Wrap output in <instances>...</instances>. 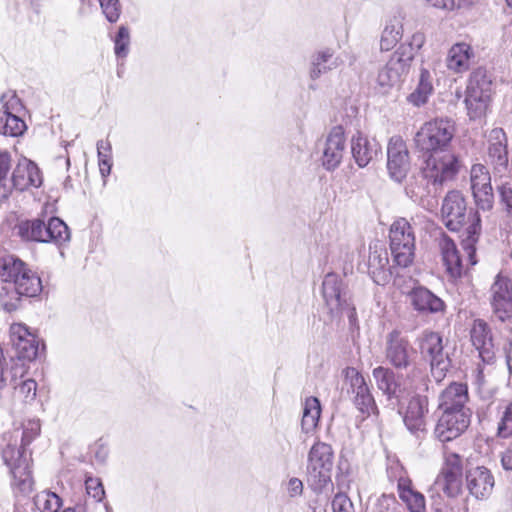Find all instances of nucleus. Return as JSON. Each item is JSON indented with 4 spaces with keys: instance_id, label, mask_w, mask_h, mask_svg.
<instances>
[{
    "instance_id": "nucleus-1",
    "label": "nucleus",
    "mask_w": 512,
    "mask_h": 512,
    "mask_svg": "<svg viewBox=\"0 0 512 512\" xmlns=\"http://www.w3.org/2000/svg\"><path fill=\"white\" fill-rule=\"evenodd\" d=\"M441 213L445 226L451 231H459L467 223L470 216H472L471 222L466 228V237L463 239L462 244L470 264L475 265L477 263L475 244L481 231L479 216L476 213L467 215L465 199L458 191H451L446 195L443 200Z\"/></svg>"
},
{
    "instance_id": "nucleus-2",
    "label": "nucleus",
    "mask_w": 512,
    "mask_h": 512,
    "mask_svg": "<svg viewBox=\"0 0 512 512\" xmlns=\"http://www.w3.org/2000/svg\"><path fill=\"white\" fill-rule=\"evenodd\" d=\"M0 448L2 459L13 477V485L22 493L31 492L33 488L30 469L31 454L24 444L19 443V431L4 433Z\"/></svg>"
},
{
    "instance_id": "nucleus-3",
    "label": "nucleus",
    "mask_w": 512,
    "mask_h": 512,
    "mask_svg": "<svg viewBox=\"0 0 512 512\" xmlns=\"http://www.w3.org/2000/svg\"><path fill=\"white\" fill-rule=\"evenodd\" d=\"M455 135V125L448 118H436L425 122L414 136L415 147L425 154L444 151Z\"/></svg>"
},
{
    "instance_id": "nucleus-4",
    "label": "nucleus",
    "mask_w": 512,
    "mask_h": 512,
    "mask_svg": "<svg viewBox=\"0 0 512 512\" xmlns=\"http://www.w3.org/2000/svg\"><path fill=\"white\" fill-rule=\"evenodd\" d=\"M334 453L332 447L324 442H316L308 453L307 483L315 493H321L332 486L331 473Z\"/></svg>"
},
{
    "instance_id": "nucleus-5",
    "label": "nucleus",
    "mask_w": 512,
    "mask_h": 512,
    "mask_svg": "<svg viewBox=\"0 0 512 512\" xmlns=\"http://www.w3.org/2000/svg\"><path fill=\"white\" fill-rule=\"evenodd\" d=\"M415 231L403 217L395 219L389 229V246L395 266L406 268L415 256Z\"/></svg>"
},
{
    "instance_id": "nucleus-6",
    "label": "nucleus",
    "mask_w": 512,
    "mask_h": 512,
    "mask_svg": "<svg viewBox=\"0 0 512 512\" xmlns=\"http://www.w3.org/2000/svg\"><path fill=\"white\" fill-rule=\"evenodd\" d=\"M492 96V80L483 68L474 70L469 78L465 104L470 119L484 116L488 110Z\"/></svg>"
},
{
    "instance_id": "nucleus-7",
    "label": "nucleus",
    "mask_w": 512,
    "mask_h": 512,
    "mask_svg": "<svg viewBox=\"0 0 512 512\" xmlns=\"http://www.w3.org/2000/svg\"><path fill=\"white\" fill-rule=\"evenodd\" d=\"M462 162L455 154H444L437 156L435 154H428L421 166V177L427 180L434 186H442L445 183L452 181L456 178Z\"/></svg>"
},
{
    "instance_id": "nucleus-8",
    "label": "nucleus",
    "mask_w": 512,
    "mask_h": 512,
    "mask_svg": "<svg viewBox=\"0 0 512 512\" xmlns=\"http://www.w3.org/2000/svg\"><path fill=\"white\" fill-rule=\"evenodd\" d=\"M322 294L331 318L346 313L350 320L355 316V308L351 304L342 279L335 273H328L322 283Z\"/></svg>"
},
{
    "instance_id": "nucleus-9",
    "label": "nucleus",
    "mask_w": 512,
    "mask_h": 512,
    "mask_svg": "<svg viewBox=\"0 0 512 512\" xmlns=\"http://www.w3.org/2000/svg\"><path fill=\"white\" fill-rule=\"evenodd\" d=\"M419 349L423 358L429 361L435 380L441 381L450 367V359L444 352L441 335L425 330L419 337Z\"/></svg>"
},
{
    "instance_id": "nucleus-10",
    "label": "nucleus",
    "mask_w": 512,
    "mask_h": 512,
    "mask_svg": "<svg viewBox=\"0 0 512 512\" xmlns=\"http://www.w3.org/2000/svg\"><path fill=\"white\" fill-rule=\"evenodd\" d=\"M487 163L495 179L505 178L508 172V139L502 128L492 129L487 137Z\"/></svg>"
},
{
    "instance_id": "nucleus-11",
    "label": "nucleus",
    "mask_w": 512,
    "mask_h": 512,
    "mask_svg": "<svg viewBox=\"0 0 512 512\" xmlns=\"http://www.w3.org/2000/svg\"><path fill=\"white\" fill-rule=\"evenodd\" d=\"M405 49L402 45L379 70L376 81L384 90L398 85L408 74L413 54L405 52Z\"/></svg>"
},
{
    "instance_id": "nucleus-12",
    "label": "nucleus",
    "mask_w": 512,
    "mask_h": 512,
    "mask_svg": "<svg viewBox=\"0 0 512 512\" xmlns=\"http://www.w3.org/2000/svg\"><path fill=\"white\" fill-rule=\"evenodd\" d=\"M402 414L407 430L416 438H423L427 434L429 415V400L426 395L416 394L410 398Z\"/></svg>"
},
{
    "instance_id": "nucleus-13",
    "label": "nucleus",
    "mask_w": 512,
    "mask_h": 512,
    "mask_svg": "<svg viewBox=\"0 0 512 512\" xmlns=\"http://www.w3.org/2000/svg\"><path fill=\"white\" fill-rule=\"evenodd\" d=\"M415 350L400 331L393 330L385 338V358L395 369L406 370L411 365Z\"/></svg>"
},
{
    "instance_id": "nucleus-14",
    "label": "nucleus",
    "mask_w": 512,
    "mask_h": 512,
    "mask_svg": "<svg viewBox=\"0 0 512 512\" xmlns=\"http://www.w3.org/2000/svg\"><path fill=\"white\" fill-rule=\"evenodd\" d=\"M490 305L500 321L512 319V279L497 274L490 287Z\"/></svg>"
},
{
    "instance_id": "nucleus-15",
    "label": "nucleus",
    "mask_w": 512,
    "mask_h": 512,
    "mask_svg": "<svg viewBox=\"0 0 512 512\" xmlns=\"http://www.w3.org/2000/svg\"><path fill=\"white\" fill-rule=\"evenodd\" d=\"M472 412L442 411L434 436L440 442H449L461 436L469 427Z\"/></svg>"
},
{
    "instance_id": "nucleus-16",
    "label": "nucleus",
    "mask_w": 512,
    "mask_h": 512,
    "mask_svg": "<svg viewBox=\"0 0 512 512\" xmlns=\"http://www.w3.org/2000/svg\"><path fill=\"white\" fill-rule=\"evenodd\" d=\"M472 193L478 209L489 211L494 204L491 176L483 164H474L470 170Z\"/></svg>"
},
{
    "instance_id": "nucleus-17",
    "label": "nucleus",
    "mask_w": 512,
    "mask_h": 512,
    "mask_svg": "<svg viewBox=\"0 0 512 512\" xmlns=\"http://www.w3.org/2000/svg\"><path fill=\"white\" fill-rule=\"evenodd\" d=\"M387 169L392 180L398 183H401L409 172V153L400 136H393L388 142Z\"/></svg>"
},
{
    "instance_id": "nucleus-18",
    "label": "nucleus",
    "mask_w": 512,
    "mask_h": 512,
    "mask_svg": "<svg viewBox=\"0 0 512 512\" xmlns=\"http://www.w3.org/2000/svg\"><path fill=\"white\" fill-rule=\"evenodd\" d=\"M346 139L341 127H335L326 138L321 157L322 166L327 171L335 170L342 162Z\"/></svg>"
},
{
    "instance_id": "nucleus-19",
    "label": "nucleus",
    "mask_w": 512,
    "mask_h": 512,
    "mask_svg": "<svg viewBox=\"0 0 512 512\" xmlns=\"http://www.w3.org/2000/svg\"><path fill=\"white\" fill-rule=\"evenodd\" d=\"M494 485V476L484 466L471 468L466 473L467 489L477 500L487 499L492 494Z\"/></svg>"
},
{
    "instance_id": "nucleus-20",
    "label": "nucleus",
    "mask_w": 512,
    "mask_h": 512,
    "mask_svg": "<svg viewBox=\"0 0 512 512\" xmlns=\"http://www.w3.org/2000/svg\"><path fill=\"white\" fill-rule=\"evenodd\" d=\"M43 178L38 166L23 158L20 160L11 174L12 190L25 191L30 187L38 188L42 185Z\"/></svg>"
},
{
    "instance_id": "nucleus-21",
    "label": "nucleus",
    "mask_w": 512,
    "mask_h": 512,
    "mask_svg": "<svg viewBox=\"0 0 512 512\" xmlns=\"http://www.w3.org/2000/svg\"><path fill=\"white\" fill-rule=\"evenodd\" d=\"M438 246L445 266L446 275L451 282H456L463 275V266L459 250L455 242L443 234L438 239Z\"/></svg>"
},
{
    "instance_id": "nucleus-22",
    "label": "nucleus",
    "mask_w": 512,
    "mask_h": 512,
    "mask_svg": "<svg viewBox=\"0 0 512 512\" xmlns=\"http://www.w3.org/2000/svg\"><path fill=\"white\" fill-rule=\"evenodd\" d=\"M468 399L467 385L453 382L440 393L438 408L441 411L471 412L466 406Z\"/></svg>"
},
{
    "instance_id": "nucleus-23",
    "label": "nucleus",
    "mask_w": 512,
    "mask_h": 512,
    "mask_svg": "<svg viewBox=\"0 0 512 512\" xmlns=\"http://www.w3.org/2000/svg\"><path fill=\"white\" fill-rule=\"evenodd\" d=\"M412 307L421 314L443 313L444 301L424 286L414 287L408 294Z\"/></svg>"
},
{
    "instance_id": "nucleus-24",
    "label": "nucleus",
    "mask_w": 512,
    "mask_h": 512,
    "mask_svg": "<svg viewBox=\"0 0 512 512\" xmlns=\"http://www.w3.org/2000/svg\"><path fill=\"white\" fill-rule=\"evenodd\" d=\"M10 334L19 358L31 361L37 357L38 342L27 326L20 323L13 324Z\"/></svg>"
},
{
    "instance_id": "nucleus-25",
    "label": "nucleus",
    "mask_w": 512,
    "mask_h": 512,
    "mask_svg": "<svg viewBox=\"0 0 512 512\" xmlns=\"http://www.w3.org/2000/svg\"><path fill=\"white\" fill-rule=\"evenodd\" d=\"M381 146L375 138L357 132L351 139V152L359 167H366L380 152Z\"/></svg>"
},
{
    "instance_id": "nucleus-26",
    "label": "nucleus",
    "mask_w": 512,
    "mask_h": 512,
    "mask_svg": "<svg viewBox=\"0 0 512 512\" xmlns=\"http://www.w3.org/2000/svg\"><path fill=\"white\" fill-rule=\"evenodd\" d=\"M393 267L389 265L388 253L385 249L370 251L368 258V274L377 285H386L392 276Z\"/></svg>"
},
{
    "instance_id": "nucleus-27",
    "label": "nucleus",
    "mask_w": 512,
    "mask_h": 512,
    "mask_svg": "<svg viewBox=\"0 0 512 512\" xmlns=\"http://www.w3.org/2000/svg\"><path fill=\"white\" fill-rule=\"evenodd\" d=\"M473 58L474 51L468 43H456L448 51L447 67L455 73H463L469 70Z\"/></svg>"
},
{
    "instance_id": "nucleus-28",
    "label": "nucleus",
    "mask_w": 512,
    "mask_h": 512,
    "mask_svg": "<svg viewBox=\"0 0 512 512\" xmlns=\"http://www.w3.org/2000/svg\"><path fill=\"white\" fill-rule=\"evenodd\" d=\"M340 62L334 56V51L330 48H325L316 51L310 58L309 77L311 80H317L323 74L336 69Z\"/></svg>"
},
{
    "instance_id": "nucleus-29",
    "label": "nucleus",
    "mask_w": 512,
    "mask_h": 512,
    "mask_svg": "<svg viewBox=\"0 0 512 512\" xmlns=\"http://www.w3.org/2000/svg\"><path fill=\"white\" fill-rule=\"evenodd\" d=\"M471 342L478 350L480 357L485 360L492 358V336L488 325L483 320H475L471 328Z\"/></svg>"
},
{
    "instance_id": "nucleus-30",
    "label": "nucleus",
    "mask_w": 512,
    "mask_h": 512,
    "mask_svg": "<svg viewBox=\"0 0 512 512\" xmlns=\"http://www.w3.org/2000/svg\"><path fill=\"white\" fill-rule=\"evenodd\" d=\"M13 285L18 295L27 297L37 296L43 288L40 277L27 266L16 278Z\"/></svg>"
},
{
    "instance_id": "nucleus-31",
    "label": "nucleus",
    "mask_w": 512,
    "mask_h": 512,
    "mask_svg": "<svg viewBox=\"0 0 512 512\" xmlns=\"http://www.w3.org/2000/svg\"><path fill=\"white\" fill-rule=\"evenodd\" d=\"M26 264L0 248V278L6 283H15Z\"/></svg>"
},
{
    "instance_id": "nucleus-32",
    "label": "nucleus",
    "mask_w": 512,
    "mask_h": 512,
    "mask_svg": "<svg viewBox=\"0 0 512 512\" xmlns=\"http://www.w3.org/2000/svg\"><path fill=\"white\" fill-rule=\"evenodd\" d=\"M70 240L68 226L58 217H52L45 222L44 237L42 243H54L62 245Z\"/></svg>"
},
{
    "instance_id": "nucleus-33",
    "label": "nucleus",
    "mask_w": 512,
    "mask_h": 512,
    "mask_svg": "<svg viewBox=\"0 0 512 512\" xmlns=\"http://www.w3.org/2000/svg\"><path fill=\"white\" fill-rule=\"evenodd\" d=\"M373 377L378 388L388 397L389 400L399 398V387L395 381L393 370L379 366L373 370Z\"/></svg>"
},
{
    "instance_id": "nucleus-34",
    "label": "nucleus",
    "mask_w": 512,
    "mask_h": 512,
    "mask_svg": "<svg viewBox=\"0 0 512 512\" xmlns=\"http://www.w3.org/2000/svg\"><path fill=\"white\" fill-rule=\"evenodd\" d=\"M433 91L432 76L427 69H421L416 89L408 96V101L414 106L425 104Z\"/></svg>"
},
{
    "instance_id": "nucleus-35",
    "label": "nucleus",
    "mask_w": 512,
    "mask_h": 512,
    "mask_svg": "<svg viewBox=\"0 0 512 512\" xmlns=\"http://www.w3.org/2000/svg\"><path fill=\"white\" fill-rule=\"evenodd\" d=\"M8 370L12 371V374L14 375V380L9 384V386H12L16 390L17 396L25 403L33 401L36 397V381L33 379H25L18 383L17 372L20 370L22 374V368L8 366Z\"/></svg>"
},
{
    "instance_id": "nucleus-36",
    "label": "nucleus",
    "mask_w": 512,
    "mask_h": 512,
    "mask_svg": "<svg viewBox=\"0 0 512 512\" xmlns=\"http://www.w3.org/2000/svg\"><path fill=\"white\" fill-rule=\"evenodd\" d=\"M12 156L8 151H0V201L8 199L12 193Z\"/></svg>"
},
{
    "instance_id": "nucleus-37",
    "label": "nucleus",
    "mask_w": 512,
    "mask_h": 512,
    "mask_svg": "<svg viewBox=\"0 0 512 512\" xmlns=\"http://www.w3.org/2000/svg\"><path fill=\"white\" fill-rule=\"evenodd\" d=\"M435 484L448 497H456L462 491V473L441 471Z\"/></svg>"
},
{
    "instance_id": "nucleus-38",
    "label": "nucleus",
    "mask_w": 512,
    "mask_h": 512,
    "mask_svg": "<svg viewBox=\"0 0 512 512\" xmlns=\"http://www.w3.org/2000/svg\"><path fill=\"white\" fill-rule=\"evenodd\" d=\"M45 222L41 219L22 221L17 225L18 235L26 241L42 243Z\"/></svg>"
},
{
    "instance_id": "nucleus-39",
    "label": "nucleus",
    "mask_w": 512,
    "mask_h": 512,
    "mask_svg": "<svg viewBox=\"0 0 512 512\" xmlns=\"http://www.w3.org/2000/svg\"><path fill=\"white\" fill-rule=\"evenodd\" d=\"M403 35V25L399 20H393L387 24L382 32L380 48L382 51L393 49Z\"/></svg>"
},
{
    "instance_id": "nucleus-40",
    "label": "nucleus",
    "mask_w": 512,
    "mask_h": 512,
    "mask_svg": "<svg viewBox=\"0 0 512 512\" xmlns=\"http://www.w3.org/2000/svg\"><path fill=\"white\" fill-rule=\"evenodd\" d=\"M344 382L348 385L347 392L353 396L366 392L369 389L364 376L354 367H346L343 370Z\"/></svg>"
},
{
    "instance_id": "nucleus-41",
    "label": "nucleus",
    "mask_w": 512,
    "mask_h": 512,
    "mask_svg": "<svg viewBox=\"0 0 512 512\" xmlns=\"http://www.w3.org/2000/svg\"><path fill=\"white\" fill-rule=\"evenodd\" d=\"M34 505L40 512H58L62 500L56 493L44 490L35 495Z\"/></svg>"
},
{
    "instance_id": "nucleus-42",
    "label": "nucleus",
    "mask_w": 512,
    "mask_h": 512,
    "mask_svg": "<svg viewBox=\"0 0 512 512\" xmlns=\"http://www.w3.org/2000/svg\"><path fill=\"white\" fill-rule=\"evenodd\" d=\"M25 129V122L17 114L0 115V131L4 135L17 137L22 135Z\"/></svg>"
},
{
    "instance_id": "nucleus-43",
    "label": "nucleus",
    "mask_w": 512,
    "mask_h": 512,
    "mask_svg": "<svg viewBox=\"0 0 512 512\" xmlns=\"http://www.w3.org/2000/svg\"><path fill=\"white\" fill-rule=\"evenodd\" d=\"M99 171L103 178L110 175L112 168V146L109 140H99L96 144Z\"/></svg>"
},
{
    "instance_id": "nucleus-44",
    "label": "nucleus",
    "mask_w": 512,
    "mask_h": 512,
    "mask_svg": "<svg viewBox=\"0 0 512 512\" xmlns=\"http://www.w3.org/2000/svg\"><path fill=\"white\" fill-rule=\"evenodd\" d=\"M321 413L319 400L315 397L307 398L305 401L302 417V428L306 431L317 425Z\"/></svg>"
},
{
    "instance_id": "nucleus-45",
    "label": "nucleus",
    "mask_w": 512,
    "mask_h": 512,
    "mask_svg": "<svg viewBox=\"0 0 512 512\" xmlns=\"http://www.w3.org/2000/svg\"><path fill=\"white\" fill-rule=\"evenodd\" d=\"M353 403L363 419L377 412V406L370 390L353 396Z\"/></svg>"
},
{
    "instance_id": "nucleus-46",
    "label": "nucleus",
    "mask_w": 512,
    "mask_h": 512,
    "mask_svg": "<svg viewBox=\"0 0 512 512\" xmlns=\"http://www.w3.org/2000/svg\"><path fill=\"white\" fill-rule=\"evenodd\" d=\"M2 114H18L23 109L22 103L14 91H7L2 94Z\"/></svg>"
},
{
    "instance_id": "nucleus-47",
    "label": "nucleus",
    "mask_w": 512,
    "mask_h": 512,
    "mask_svg": "<svg viewBox=\"0 0 512 512\" xmlns=\"http://www.w3.org/2000/svg\"><path fill=\"white\" fill-rule=\"evenodd\" d=\"M115 54L119 58H125L128 54V46L130 43L129 29L125 26H121L115 37Z\"/></svg>"
},
{
    "instance_id": "nucleus-48",
    "label": "nucleus",
    "mask_w": 512,
    "mask_h": 512,
    "mask_svg": "<svg viewBox=\"0 0 512 512\" xmlns=\"http://www.w3.org/2000/svg\"><path fill=\"white\" fill-rule=\"evenodd\" d=\"M401 500L407 504L411 512H422L425 508V498L417 491L403 492Z\"/></svg>"
},
{
    "instance_id": "nucleus-49",
    "label": "nucleus",
    "mask_w": 512,
    "mask_h": 512,
    "mask_svg": "<svg viewBox=\"0 0 512 512\" xmlns=\"http://www.w3.org/2000/svg\"><path fill=\"white\" fill-rule=\"evenodd\" d=\"M424 4L436 9L453 11L470 4L469 0H423Z\"/></svg>"
},
{
    "instance_id": "nucleus-50",
    "label": "nucleus",
    "mask_w": 512,
    "mask_h": 512,
    "mask_svg": "<svg viewBox=\"0 0 512 512\" xmlns=\"http://www.w3.org/2000/svg\"><path fill=\"white\" fill-rule=\"evenodd\" d=\"M41 425L39 420L28 421L23 428V431L19 432V441L28 446L40 433Z\"/></svg>"
},
{
    "instance_id": "nucleus-51",
    "label": "nucleus",
    "mask_w": 512,
    "mask_h": 512,
    "mask_svg": "<svg viewBox=\"0 0 512 512\" xmlns=\"http://www.w3.org/2000/svg\"><path fill=\"white\" fill-rule=\"evenodd\" d=\"M497 434L501 438L512 436V402L506 407L498 424Z\"/></svg>"
},
{
    "instance_id": "nucleus-52",
    "label": "nucleus",
    "mask_w": 512,
    "mask_h": 512,
    "mask_svg": "<svg viewBox=\"0 0 512 512\" xmlns=\"http://www.w3.org/2000/svg\"><path fill=\"white\" fill-rule=\"evenodd\" d=\"M102 11L106 19L114 23L120 17V5L118 0H99Z\"/></svg>"
},
{
    "instance_id": "nucleus-53",
    "label": "nucleus",
    "mask_w": 512,
    "mask_h": 512,
    "mask_svg": "<svg viewBox=\"0 0 512 512\" xmlns=\"http://www.w3.org/2000/svg\"><path fill=\"white\" fill-rule=\"evenodd\" d=\"M500 179V184L497 185V190L500 196L501 203L506 207V210H512V181Z\"/></svg>"
},
{
    "instance_id": "nucleus-54",
    "label": "nucleus",
    "mask_w": 512,
    "mask_h": 512,
    "mask_svg": "<svg viewBox=\"0 0 512 512\" xmlns=\"http://www.w3.org/2000/svg\"><path fill=\"white\" fill-rule=\"evenodd\" d=\"M86 492L95 499L96 502L102 501L105 491L101 481L98 478L89 477L85 481Z\"/></svg>"
},
{
    "instance_id": "nucleus-55",
    "label": "nucleus",
    "mask_w": 512,
    "mask_h": 512,
    "mask_svg": "<svg viewBox=\"0 0 512 512\" xmlns=\"http://www.w3.org/2000/svg\"><path fill=\"white\" fill-rule=\"evenodd\" d=\"M407 378L411 382V387L415 390H420L421 387L424 390L428 389V379L425 375V372L419 367H413V369L408 374Z\"/></svg>"
},
{
    "instance_id": "nucleus-56",
    "label": "nucleus",
    "mask_w": 512,
    "mask_h": 512,
    "mask_svg": "<svg viewBox=\"0 0 512 512\" xmlns=\"http://www.w3.org/2000/svg\"><path fill=\"white\" fill-rule=\"evenodd\" d=\"M333 512H355L350 498L344 493H338L332 500Z\"/></svg>"
},
{
    "instance_id": "nucleus-57",
    "label": "nucleus",
    "mask_w": 512,
    "mask_h": 512,
    "mask_svg": "<svg viewBox=\"0 0 512 512\" xmlns=\"http://www.w3.org/2000/svg\"><path fill=\"white\" fill-rule=\"evenodd\" d=\"M443 472H454L463 474L461 457L456 453H446Z\"/></svg>"
},
{
    "instance_id": "nucleus-58",
    "label": "nucleus",
    "mask_w": 512,
    "mask_h": 512,
    "mask_svg": "<svg viewBox=\"0 0 512 512\" xmlns=\"http://www.w3.org/2000/svg\"><path fill=\"white\" fill-rule=\"evenodd\" d=\"M405 193L411 200L418 202L426 195V187L417 181H410L405 187Z\"/></svg>"
},
{
    "instance_id": "nucleus-59",
    "label": "nucleus",
    "mask_w": 512,
    "mask_h": 512,
    "mask_svg": "<svg viewBox=\"0 0 512 512\" xmlns=\"http://www.w3.org/2000/svg\"><path fill=\"white\" fill-rule=\"evenodd\" d=\"M287 493L291 498L301 496L303 493V482L296 477L290 478L287 483Z\"/></svg>"
},
{
    "instance_id": "nucleus-60",
    "label": "nucleus",
    "mask_w": 512,
    "mask_h": 512,
    "mask_svg": "<svg viewBox=\"0 0 512 512\" xmlns=\"http://www.w3.org/2000/svg\"><path fill=\"white\" fill-rule=\"evenodd\" d=\"M425 43V35L421 31L415 32L410 40L408 41V46L410 50H419Z\"/></svg>"
},
{
    "instance_id": "nucleus-61",
    "label": "nucleus",
    "mask_w": 512,
    "mask_h": 512,
    "mask_svg": "<svg viewBox=\"0 0 512 512\" xmlns=\"http://www.w3.org/2000/svg\"><path fill=\"white\" fill-rule=\"evenodd\" d=\"M413 491L411 481L407 478H400L398 481V493L400 499L403 497V492Z\"/></svg>"
},
{
    "instance_id": "nucleus-62",
    "label": "nucleus",
    "mask_w": 512,
    "mask_h": 512,
    "mask_svg": "<svg viewBox=\"0 0 512 512\" xmlns=\"http://www.w3.org/2000/svg\"><path fill=\"white\" fill-rule=\"evenodd\" d=\"M502 466L505 470H512V448L507 449L501 458Z\"/></svg>"
},
{
    "instance_id": "nucleus-63",
    "label": "nucleus",
    "mask_w": 512,
    "mask_h": 512,
    "mask_svg": "<svg viewBox=\"0 0 512 512\" xmlns=\"http://www.w3.org/2000/svg\"><path fill=\"white\" fill-rule=\"evenodd\" d=\"M63 512H84L82 509H76V508H67Z\"/></svg>"
},
{
    "instance_id": "nucleus-64",
    "label": "nucleus",
    "mask_w": 512,
    "mask_h": 512,
    "mask_svg": "<svg viewBox=\"0 0 512 512\" xmlns=\"http://www.w3.org/2000/svg\"><path fill=\"white\" fill-rule=\"evenodd\" d=\"M64 187L67 189V188H71V180H70V177H67L65 182H64Z\"/></svg>"
}]
</instances>
